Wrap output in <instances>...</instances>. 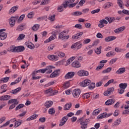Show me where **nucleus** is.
<instances>
[{"label": "nucleus", "mask_w": 129, "mask_h": 129, "mask_svg": "<svg viewBox=\"0 0 129 129\" xmlns=\"http://www.w3.org/2000/svg\"><path fill=\"white\" fill-rule=\"evenodd\" d=\"M117 60V58H113V59H111L109 62L110 65H112V64H114V63H115V62H116Z\"/></svg>", "instance_id": "nucleus-57"}, {"label": "nucleus", "mask_w": 129, "mask_h": 129, "mask_svg": "<svg viewBox=\"0 0 129 129\" xmlns=\"http://www.w3.org/2000/svg\"><path fill=\"white\" fill-rule=\"evenodd\" d=\"M77 74L78 76H80L81 77L82 76H88V75H89V73H88V72L84 71L83 70H81L77 72Z\"/></svg>", "instance_id": "nucleus-6"}, {"label": "nucleus", "mask_w": 129, "mask_h": 129, "mask_svg": "<svg viewBox=\"0 0 129 129\" xmlns=\"http://www.w3.org/2000/svg\"><path fill=\"white\" fill-rule=\"evenodd\" d=\"M99 23H100L98 25L99 28H103V27H104V24H103V22L101 20H100Z\"/></svg>", "instance_id": "nucleus-63"}, {"label": "nucleus", "mask_w": 129, "mask_h": 129, "mask_svg": "<svg viewBox=\"0 0 129 129\" xmlns=\"http://www.w3.org/2000/svg\"><path fill=\"white\" fill-rule=\"evenodd\" d=\"M55 39H56V34H52L48 39L44 41V43H49V42H51V41H53Z\"/></svg>", "instance_id": "nucleus-21"}, {"label": "nucleus", "mask_w": 129, "mask_h": 129, "mask_svg": "<svg viewBox=\"0 0 129 129\" xmlns=\"http://www.w3.org/2000/svg\"><path fill=\"white\" fill-rule=\"evenodd\" d=\"M81 91L80 89H76L73 91V96L75 98H78L80 95Z\"/></svg>", "instance_id": "nucleus-7"}, {"label": "nucleus", "mask_w": 129, "mask_h": 129, "mask_svg": "<svg viewBox=\"0 0 129 129\" xmlns=\"http://www.w3.org/2000/svg\"><path fill=\"white\" fill-rule=\"evenodd\" d=\"M105 20H107V21H108L109 24H111V23H113V22H114V20H116L115 18L114 17H105Z\"/></svg>", "instance_id": "nucleus-27"}, {"label": "nucleus", "mask_w": 129, "mask_h": 129, "mask_svg": "<svg viewBox=\"0 0 129 129\" xmlns=\"http://www.w3.org/2000/svg\"><path fill=\"white\" fill-rule=\"evenodd\" d=\"M39 121L40 122H45L46 121V118L45 117H41L39 118Z\"/></svg>", "instance_id": "nucleus-64"}, {"label": "nucleus", "mask_w": 129, "mask_h": 129, "mask_svg": "<svg viewBox=\"0 0 129 129\" xmlns=\"http://www.w3.org/2000/svg\"><path fill=\"white\" fill-rule=\"evenodd\" d=\"M53 68V66H48L46 68L47 71H46V74H50V73H52V69Z\"/></svg>", "instance_id": "nucleus-35"}, {"label": "nucleus", "mask_w": 129, "mask_h": 129, "mask_svg": "<svg viewBox=\"0 0 129 129\" xmlns=\"http://www.w3.org/2000/svg\"><path fill=\"white\" fill-rule=\"evenodd\" d=\"M47 58L49 59V60H51V61H57L58 60V59H59L58 56L54 54L48 55Z\"/></svg>", "instance_id": "nucleus-13"}, {"label": "nucleus", "mask_w": 129, "mask_h": 129, "mask_svg": "<svg viewBox=\"0 0 129 129\" xmlns=\"http://www.w3.org/2000/svg\"><path fill=\"white\" fill-rule=\"evenodd\" d=\"M67 120H68V117H67V116H65L61 118V120L59 124V126H63V125H64V124H65V123H66V122L67 121Z\"/></svg>", "instance_id": "nucleus-12"}, {"label": "nucleus", "mask_w": 129, "mask_h": 129, "mask_svg": "<svg viewBox=\"0 0 129 129\" xmlns=\"http://www.w3.org/2000/svg\"><path fill=\"white\" fill-rule=\"evenodd\" d=\"M113 103H114V101L112 99H108L105 102L106 105H112Z\"/></svg>", "instance_id": "nucleus-29"}, {"label": "nucleus", "mask_w": 129, "mask_h": 129, "mask_svg": "<svg viewBox=\"0 0 129 129\" xmlns=\"http://www.w3.org/2000/svg\"><path fill=\"white\" fill-rule=\"evenodd\" d=\"M45 94H49V93H52L53 92V89L50 88L49 89L45 91Z\"/></svg>", "instance_id": "nucleus-49"}, {"label": "nucleus", "mask_w": 129, "mask_h": 129, "mask_svg": "<svg viewBox=\"0 0 129 129\" xmlns=\"http://www.w3.org/2000/svg\"><path fill=\"white\" fill-rule=\"evenodd\" d=\"M8 104H12L9 107V109H14L19 104V101L17 99H12L8 101Z\"/></svg>", "instance_id": "nucleus-3"}, {"label": "nucleus", "mask_w": 129, "mask_h": 129, "mask_svg": "<svg viewBox=\"0 0 129 129\" xmlns=\"http://www.w3.org/2000/svg\"><path fill=\"white\" fill-rule=\"evenodd\" d=\"M124 72H125V68H121L116 72V74H122V73H124Z\"/></svg>", "instance_id": "nucleus-26"}, {"label": "nucleus", "mask_w": 129, "mask_h": 129, "mask_svg": "<svg viewBox=\"0 0 129 129\" xmlns=\"http://www.w3.org/2000/svg\"><path fill=\"white\" fill-rule=\"evenodd\" d=\"M82 35H83V32H79L78 33H77L75 35L73 36L72 39L73 40H77L79 39V38H81V37L82 36Z\"/></svg>", "instance_id": "nucleus-15"}, {"label": "nucleus", "mask_w": 129, "mask_h": 129, "mask_svg": "<svg viewBox=\"0 0 129 129\" xmlns=\"http://www.w3.org/2000/svg\"><path fill=\"white\" fill-rule=\"evenodd\" d=\"M10 124V121H7L5 123L0 126V128L5 127V126H8Z\"/></svg>", "instance_id": "nucleus-60"}, {"label": "nucleus", "mask_w": 129, "mask_h": 129, "mask_svg": "<svg viewBox=\"0 0 129 129\" xmlns=\"http://www.w3.org/2000/svg\"><path fill=\"white\" fill-rule=\"evenodd\" d=\"M121 122V119L119 118L118 119H116L113 124H114V126H117V125H119L120 124V123Z\"/></svg>", "instance_id": "nucleus-30"}, {"label": "nucleus", "mask_w": 129, "mask_h": 129, "mask_svg": "<svg viewBox=\"0 0 129 129\" xmlns=\"http://www.w3.org/2000/svg\"><path fill=\"white\" fill-rule=\"evenodd\" d=\"M74 75H75L74 72H70L65 75L64 78L65 79H71L74 77Z\"/></svg>", "instance_id": "nucleus-9"}, {"label": "nucleus", "mask_w": 129, "mask_h": 129, "mask_svg": "<svg viewBox=\"0 0 129 129\" xmlns=\"http://www.w3.org/2000/svg\"><path fill=\"white\" fill-rule=\"evenodd\" d=\"M101 48H102V47L100 46L99 48H97V49L95 50L96 54H97V55L101 54Z\"/></svg>", "instance_id": "nucleus-38"}, {"label": "nucleus", "mask_w": 129, "mask_h": 129, "mask_svg": "<svg viewBox=\"0 0 129 129\" xmlns=\"http://www.w3.org/2000/svg\"><path fill=\"white\" fill-rule=\"evenodd\" d=\"M106 5H107L105 7V9H106V8H110V7H112V6H113V4L110 2H107Z\"/></svg>", "instance_id": "nucleus-58"}, {"label": "nucleus", "mask_w": 129, "mask_h": 129, "mask_svg": "<svg viewBox=\"0 0 129 129\" xmlns=\"http://www.w3.org/2000/svg\"><path fill=\"white\" fill-rule=\"evenodd\" d=\"M49 4V0H43L41 3V6H45V5H48Z\"/></svg>", "instance_id": "nucleus-52"}, {"label": "nucleus", "mask_w": 129, "mask_h": 129, "mask_svg": "<svg viewBox=\"0 0 129 129\" xmlns=\"http://www.w3.org/2000/svg\"><path fill=\"white\" fill-rule=\"evenodd\" d=\"M72 15L73 16H81V15H82V13L81 12L76 11L74 12Z\"/></svg>", "instance_id": "nucleus-48"}, {"label": "nucleus", "mask_w": 129, "mask_h": 129, "mask_svg": "<svg viewBox=\"0 0 129 129\" xmlns=\"http://www.w3.org/2000/svg\"><path fill=\"white\" fill-rule=\"evenodd\" d=\"M24 29H25V25H19L17 27V31H23V30H24Z\"/></svg>", "instance_id": "nucleus-46"}, {"label": "nucleus", "mask_w": 129, "mask_h": 129, "mask_svg": "<svg viewBox=\"0 0 129 129\" xmlns=\"http://www.w3.org/2000/svg\"><path fill=\"white\" fill-rule=\"evenodd\" d=\"M116 39V37L115 36H108L105 38V42H111V41H113Z\"/></svg>", "instance_id": "nucleus-19"}, {"label": "nucleus", "mask_w": 129, "mask_h": 129, "mask_svg": "<svg viewBox=\"0 0 129 129\" xmlns=\"http://www.w3.org/2000/svg\"><path fill=\"white\" fill-rule=\"evenodd\" d=\"M119 87L121 89H125L126 87H127V83H121L119 85Z\"/></svg>", "instance_id": "nucleus-34"}, {"label": "nucleus", "mask_w": 129, "mask_h": 129, "mask_svg": "<svg viewBox=\"0 0 129 129\" xmlns=\"http://www.w3.org/2000/svg\"><path fill=\"white\" fill-rule=\"evenodd\" d=\"M56 54L58 57H60V58H63V57L65 56V53L62 52L61 51H57L56 52Z\"/></svg>", "instance_id": "nucleus-36"}, {"label": "nucleus", "mask_w": 129, "mask_h": 129, "mask_svg": "<svg viewBox=\"0 0 129 129\" xmlns=\"http://www.w3.org/2000/svg\"><path fill=\"white\" fill-rule=\"evenodd\" d=\"M99 12H100V9H97L96 10L92 11L91 14H92V15H94V14H98Z\"/></svg>", "instance_id": "nucleus-55"}, {"label": "nucleus", "mask_w": 129, "mask_h": 129, "mask_svg": "<svg viewBox=\"0 0 129 129\" xmlns=\"http://www.w3.org/2000/svg\"><path fill=\"white\" fill-rule=\"evenodd\" d=\"M79 44H80V41H78L75 43H74L71 46V49H74V48H76V47H77Z\"/></svg>", "instance_id": "nucleus-51"}, {"label": "nucleus", "mask_w": 129, "mask_h": 129, "mask_svg": "<svg viewBox=\"0 0 129 129\" xmlns=\"http://www.w3.org/2000/svg\"><path fill=\"white\" fill-rule=\"evenodd\" d=\"M60 75V69H57L54 71L50 74L51 78H55V77H58Z\"/></svg>", "instance_id": "nucleus-8"}, {"label": "nucleus", "mask_w": 129, "mask_h": 129, "mask_svg": "<svg viewBox=\"0 0 129 129\" xmlns=\"http://www.w3.org/2000/svg\"><path fill=\"white\" fill-rule=\"evenodd\" d=\"M86 117V115H84L83 117L80 118L79 119V120H80V124H81V128L82 129H85L87 128V126L88 125V122L90 121V118L86 119L84 121V119H85V117Z\"/></svg>", "instance_id": "nucleus-2"}, {"label": "nucleus", "mask_w": 129, "mask_h": 129, "mask_svg": "<svg viewBox=\"0 0 129 129\" xmlns=\"http://www.w3.org/2000/svg\"><path fill=\"white\" fill-rule=\"evenodd\" d=\"M9 99H11V96L8 95L2 96L0 97V100L1 101H5V100H9Z\"/></svg>", "instance_id": "nucleus-23"}, {"label": "nucleus", "mask_w": 129, "mask_h": 129, "mask_svg": "<svg viewBox=\"0 0 129 129\" xmlns=\"http://www.w3.org/2000/svg\"><path fill=\"white\" fill-rule=\"evenodd\" d=\"M19 19L18 16H15V17H11V18L10 19L9 23L11 26V27H14L15 25H16V21Z\"/></svg>", "instance_id": "nucleus-5"}, {"label": "nucleus", "mask_w": 129, "mask_h": 129, "mask_svg": "<svg viewBox=\"0 0 129 129\" xmlns=\"http://www.w3.org/2000/svg\"><path fill=\"white\" fill-rule=\"evenodd\" d=\"M9 80H10V78H9L8 77H6L5 78H3L1 80V81L2 82H4V83H6L8 82V81H9Z\"/></svg>", "instance_id": "nucleus-43"}, {"label": "nucleus", "mask_w": 129, "mask_h": 129, "mask_svg": "<svg viewBox=\"0 0 129 129\" xmlns=\"http://www.w3.org/2000/svg\"><path fill=\"white\" fill-rule=\"evenodd\" d=\"M124 30H125V27L123 26V27H120L118 28V29H116L114 31V32L116 34H119V33H120V32H123V31H124Z\"/></svg>", "instance_id": "nucleus-18"}, {"label": "nucleus", "mask_w": 129, "mask_h": 129, "mask_svg": "<svg viewBox=\"0 0 129 129\" xmlns=\"http://www.w3.org/2000/svg\"><path fill=\"white\" fill-rule=\"evenodd\" d=\"M25 35L24 34H21L19 35V37L17 38V41H21V40H24L25 39Z\"/></svg>", "instance_id": "nucleus-40"}, {"label": "nucleus", "mask_w": 129, "mask_h": 129, "mask_svg": "<svg viewBox=\"0 0 129 129\" xmlns=\"http://www.w3.org/2000/svg\"><path fill=\"white\" fill-rule=\"evenodd\" d=\"M95 87V83L91 82V84L88 86L89 89L92 90Z\"/></svg>", "instance_id": "nucleus-44"}, {"label": "nucleus", "mask_w": 129, "mask_h": 129, "mask_svg": "<svg viewBox=\"0 0 129 129\" xmlns=\"http://www.w3.org/2000/svg\"><path fill=\"white\" fill-rule=\"evenodd\" d=\"M75 2V0H66L64 3L62 4V6L64 9H66L68 7L69 4H72Z\"/></svg>", "instance_id": "nucleus-14"}, {"label": "nucleus", "mask_w": 129, "mask_h": 129, "mask_svg": "<svg viewBox=\"0 0 129 129\" xmlns=\"http://www.w3.org/2000/svg\"><path fill=\"white\" fill-rule=\"evenodd\" d=\"M71 106H72V104H66L64 106V110H69L71 108Z\"/></svg>", "instance_id": "nucleus-33"}, {"label": "nucleus", "mask_w": 129, "mask_h": 129, "mask_svg": "<svg viewBox=\"0 0 129 129\" xmlns=\"http://www.w3.org/2000/svg\"><path fill=\"white\" fill-rule=\"evenodd\" d=\"M24 19H25V14L22 15L17 20L18 22H20V21H23Z\"/></svg>", "instance_id": "nucleus-59"}, {"label": "nucleus", "mask_w": 129, "mask_h": 129, "mask_svg": "<svg viewBox=\"0 0 129 129\" xmlns=\"http://www.w3.org/2000/svg\"><path fill=\"white\" fill-rule=\"evenodd\" d=\"M22 124V120L17 121L15 122V125H14L15 127H18V126H20Z\"/></svg>", "instance_id": "nucleus-47"}, {"label": "nucleus", "mask_w": 129, "mask_h": 129, "mask_svg": "<svg viewBox=\"0 0 129 129\" xmlns=\"http://www.w3.org/2000/svg\"><path fill=\"white\" fill-rule=\"evenodd\" d=\"M25 45H26L27 48L31 49V50H33V49H35V45L30 41H28L26 42Z\"/></svg>", "instance_id": "nucleus-17"}, {"label": "nucleus", "mask_w": 129, "mask_h": 129, "mask_svg": "<svg viewBox=\"0 0 129 129\" xmlns=\"http://www.w3.org/2000/svg\"><path fill=\"white\" fill-rule=\"evenodd\" d=\"M45 107L46 108H49V107H51L52 105H53V101H47L44 104Z\"/></svg>", "instance_id": "nucleus-24"}, {"label": "nucleus", "mask_w": 129, "mask_h": 129, "mask_svg": "<svg viewBox=\"0 0 129 129\" xmlns=\"http://www.w3.org/2000/svg\"><path fill=\"white\" fill-rule=\"evenodd\" d=\"M23 107H25V105L24 104H20L17 106L15 108V110L17 111V110H19V109H21V108H23Z\"/></svg>", "instance_id": "nucleus-37"}, {"label": "nucleus", "mask_w": 129, "mask_h": 129, "mask_svg": "<svg viewBox=\"0 0 129 129\" xmlns=\"http://www.w3.org/2000/svg\"><path fill=\"white\" fill-rule=\"evenodd\" d=\"M33 15H34V12H30L27 15L28 18L32 19L33 18Z\"/></svg>", "instance_id": "nucleus-61"}, {"label": "nucleus", "mask_w": 129, "mask_h": 129, "mask_svg": "<svg viewBox=\"0 0 129 129\" xmlns=\"http://www.w3.org/2000/svg\"><path fill=\"white\" fill-rule=\"evenodd\" d=\"M0 33V39L2 41L6 40L7 37H8V34L6 33V32H1Z\"/></svg>", "instance_id": "nucleus-20"}, {"label": "nucleus", "mask_w": 129, "mask_h": 129, "mask_svg": "<svg viewBox=\"0 0 129 129\" xmlns=\"http://www.w3.org/2000/svg\"><path fill=\"white\" fill-rule=\"evenodd\" d=\"M7 87H8V86L7 84H4L2 86H1L0 91L1 92H0L1 94H3V93L5 92H7Z\"/></svg>", "instance_id": "nucleus-16"}, {"label": "nucleus", "mask_w": 129, "mask_h": 129, "mask_svg": "<svg viewBox=\"0 0 129 129\" xmlns=\"http://www.w3.org/2000/svg\"><path fill=\"white\" fill-rule=\"evenodd\" d=\"M117 4L119 6V7H120L121 9H123V8H122V1L121 0H117Z\"/></svg>", "instance_id": "nucleus-56"}, {"label": "nucleus", "mask_w": 129, "mask_h": 129, "mask_svg": "<svg viewBox=\"0 0 129 129\" xmlns=\"http://www.w3.org/2000/svg\"><path fill=\"white\" fill-rule=\"evenodd\" d=\"M107 62V60H101L100 61V65L96 68V70H101V69H102L104 67V63H106Z\"/></svg>", "instance_id": "nucleus-10"}, {"label": "nucleus", "mask_w": 129, "mask_h": 129, "mask_svg": "<svg viewBox=\"0 0 129 129\" xmlns=\"http://www.w3.org/2000/svg\"><path fill=\"white\" fill-rule=\"evenodd\" d=\"M70 87V81L66 82L63 86L64 88H68Z\"/></svg>", "instance_id": "nucleus-54"}, {"label": "nucleus", "mask_w": 129, "mask_h": 129, "mask_svg": "<svg viewBox=\"0 0 129 129\" xmlns=\"http://www.w3.org/2000/svg\"><path fill=\"white\" fill-rule=\"evenodd\" d=\"M18 9H19L18 6L13 7L9 11L10 14H14L16 11H18Z\"/></svg>", "instance_id": "nucleus-22"}, {"label": "nucleus", "mask_w": 129, "mask_h": 129, "mask_svg": "<svg viewBox=\"0 0 129 129\" xmlns=\"http://www.w3.org/2000/svg\"><path fill=\"white\" fill-rule=\"evenodd\" d=\"M38 117V114H33L30 117L28 118L26 120L27 121H30V120H33V119H36Z\"/></svg>", "instance_id": "nucleus-28"}, {"label": "nucleus", "mask_w": 129, "mask_h": 129, "mask_svg": "<svg viewBox=\"0 0 129 129\" xmlns=\"http://www.w3.org/2000/svg\"><path fill=\"white\" fill-rule=\"evenodd\" d=\"M10 48L11 49L9 52L13 53H20L25 51V47L23 46H15V45H12Z\"/></svg>", "instance_id": "nucleus-1"}, {"label": "nucleus", "mask_w": 129, "mask_h": 129, "mask_svg": "<svg viewBox=\"0 0 129 129\" xmlns=\"http://www.w3.org/2000/svg\"><path fill=\"white\" fill-rule=\"evenodd\" d=\"M100 110L96 109L93 111L92 114L93 115H98L100 113Z\"/></svg>", "instance_id": "nucleus-41"}, {"label": "nucleus", "mask_w": 129, "mask_h": 129, "mask_svg": "<svg viewBox=\"0 0 129 129\" xmlns=\"http://www.w3.org/2000/svg\"><path fill=\"white\" fill-rule=\"evenodd\" d=\"M104 117H106V114L105 113H102L97 117V119H102Z\"/></svg>", "instance_id": "nucleus-32"}, {"label": "nucleus", "mask_w": 129, "mask_h": 129, "mask_svg": "<svg viewBox=\"0 0 129 129\" xmlns=\"http://www.w3.org/2000/svg\"><path fill=\"white\" fill-rule=\"evenodd\" d=\"M21 90H22V88L19 87L16 89L12 90V91H11L10 93H12V94H16V93H18V92H20Z\"/></svg>", "instance_id": "nucleus-25"}, {"label": "nucleus", "mask_w": 129, "mask_h": 129, "mask_svg": "<svg viewBox=\"0 0 129 129\" xmlns=\"http://www.w3.org/2000/svg\"><path fill=\"white\" fill-rule=\"evenodd\" d=\"M83 98H89V97H90V94H89V93H87L84 94L83 96H82Z\"/></svg>", "instance_id": "nucleus-53"}, {"label": "nucleus", "mask_w": 129, "mask_h": 129, "mask_svg": "<svg viewBox=\"0 0 129 129\" xmlns=\"http://www.w3.org/2000/svg\"><path fill=\"white\" fill-rule=\"evenodd\" d=\"M40 28V25L39 24H35L32 28V31L36 32L39 30Z\"/></svg>", "instance_id": "nucleus-31"}, {"label": "nucleus", "mask_w": 129, "mask_h": 129, "mask_svg": "<svg viewBox=\"0 0 129 129\" xmlns=\"http://www.w3.org/2000/svg\"><path fill=\"white\" fill-rule=\"evenodd\" d=\"M111 70H112V68H108L107 69H106L105 70H103L102 71V73L105 74V73H109V72H110L111 71Z\"/></svg>", "instance_id": "nucleus-45"}, {"label": "nucleus", "mask_w": 129, "mask_h": 129, "mask_svg": "<svg viewBox=\"0 0 129 129\" xmlns=\"http://www.w3.org/2000/svg\"><path fill=\"white\" fill-rule=\"evenodd\" d=\"M72 66L74 68H80L81 67V63L79 61L76 60L72 63Z\"/></svg>", "instance_id": "nucleus-11"}, {"label": "nucleus", "mask_w": 129, "mask_h": 129, "mask_svg": "<svg viewBox=\"0 0 129 129\" xmlns=\"http://www.w3.org/2000/svg\"><path fill=\"white\" fill-rule=\"evenodd\" d=\"M114 55H115V52L112 51H109V52H108L106 56L107 57H112L113 56H114Z\"/></svg>", "instance_id": "nucleus-39"}, {"label": "nucleus", "mask_w": 129, "mask_h": 129, "mask_svg": "<svg viewBox=\"0 0 129 129\" xmlns=\"http://www.w3.org/2000/svg\"><path fill=\"white\" fill-rule=\"evenodd\" d=\"M55 17H56V15H53L52 16H49L48 19L51 21V22H54V21H55Z\"/></svg>", "instance_id": "nucleus-50"}, {"label": "nucleus", "mask_w": 129, "mask_h": 129, "mask_svg": "<svg viewBox=\"0 0 129 129\" xmlns=\"http://www.w3.org/2000/svg\"><path fill=\"white\" fill-rule=\"evenodd\" d=\"M55 112H56V111L54 108H51L48 110L49 114H55Z\"/></svg>", "instance_id": "nucleus-42"}, {"label": "nucleus", "mask_w": 129, "mask_h": 129, "mask_svg": "<svg viewBox=\"0 0 129 129\" xmlns=\"http://www.w3.org/2000/svg\"><path fill=\"white\" fill-rule=\"evenodd\" d=\"M75 27L76 28V29H82V25H81V24H77L75 25Z\"/></svg>", "instance_id": "nucleus-62"}, {"label": "nucleus", "mask_w": 129, "mask_h": 129, "mask_svg": "<svg viewBox=\"0 0 129 129\" xmlns=\"http://www.w3.org/2000/svg\"><path fill=\"white\" fill-rule=\"evenodd\" d=\"M90 84H91V81L88 79H86L80 83V86H82V87L89 86V85H90Z\"/></svg>", "instance_id": "nucleus-4"}]
</instances>
